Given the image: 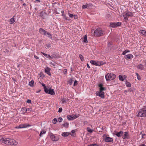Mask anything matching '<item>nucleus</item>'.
<instances>
[{
  "mask_svg": "<svg viewBox=\"0 0 146 146\" xmlns=\"http://www.w3.org/2000/svg\"><path fill=\"white\" fill-rule=\"evenodd\" d=\"M64 13V11H61V13H62L63 14V13Z\"/></svg>",
  "mask_w": 146,
  "mask_h": 146,
  "instance_id": "obj_59",
  "label": "nucleus"
},
{
  "mask_svg": "<svg viewBox=\"0 0 146 146\" xmlns=\"http://www.w3.org/2000/svg\"><path fill=\"white\" fill-rule=\"evenodd\" d=\"M98 86L100 87V91L99 92H97L96 94L101 98H104V93L103 92V91L105 90V88L102 87L103 85L102 84H99Z\"/></svg>",
  "mask_w": 146,
  "mask_h": 146,
  "instance_id": "obj_1",
  "label": "nucleus"
},
{
  "mask_svg": "<svg viewBox=\"0 0 146 146\" xmlns=\"http://www.w3.org/2000/svg\"><path fill=\"white\" fill-rule=\"evenodd\" d=\"M42 86L43 87H44V92H46V91H47V88H46V87L45 86V85L44 84L42 83Z\"/></svg>",
  "mask_w": 146,
  "mask_h": 146,
  "instance_id": "obj_34",
  "label": "nucleus"
},
{
  "mask_svg": "<svg viewBox=\"0 0 146 146\" xmlns=\"http://www.w3.org/2000/svg\"><path fill=\"white\" fill-rule=\"evenodd\" d=\"M62 111V109L61 108H59L58 112L59 113L61 112Z\"/></svg>",
  "mask_w": 146,
  "mask_h": 146,
  "instance_id": "obj_47",
  "label": "nucleus"
},
{
  "mask_svg": "<svg viewBox=\"0 0 146 146\" xmlns=\"http://www.w3.org/2000/svg\"><path fill=\"white\" fill-rule=\"evenodd\" d=\"M45 36L50 38H52V35L49 33L48 32H47V33H46V35Z\"/></svg>",
  "mask_w": 146,
  "mask_h": 146,
  "instance_id": "obj_28",
  "label": "nucleus"
},
{
  "mask_svg": "<svg viewBox=\"0 0 146 146\" xmlns=\"http://www.w3.org/2000/svg\"><path fill=\"white\" fill-rule=\"evenodd\" d=\"M130 52V50H126L124 51L122 53V54L123 55H125L127 53L129 52Z\"/></svg>",
  "mask_w": 146,
  "mask_h": 146,
  "instance_id": "obj_32",
  "label": "nucleus"
},
{
  "mask_svg": "<svg viewBox=\"0 0 146 146\" xmlns=\"http://www.w3.org/2000/svg\"><path fill=\"white\" fill-rule=\"evenodd\" d=\"M121 25L120 22L111 23L110 24V26L111 27L115 28L117 27L120 26Z\"/></svg>",
  "mask_w": 146,
  "mask_h": 146,
  "instance_id": "obj_9",
  "label": "nucleus"
},
{
  "mask_svg": "<svg viewBox=\"0 0 146 146\" xmlns=\"http://www.w3.org/2000/svg\"><path fill=\"white\" fill-rule=\"evenodd\" d=\"M41 53L46 57L49 58V59H52V58L51 57L50 55H48L47 54H45V53L41 52Z\"/></svg>",
  "mask_w": 146,
  "mask_h": 146,
  "instance_id": "obj_24",
  "label": "nucleus"
},
{
  "mask_svg": "<svg viewBox=\"0 0 146 146\" xmlns=\"http://www.w3.org/2000/svg\"><path fill=\"white\" fill-rule=\"evenodd\" d=\"M34 57H35V58H36V59L38 58V56H36L35 55L34 56Z\"/></svg>",
  "mask_w": 146,
  "mask_h": 146,
  "instance_id": "obj_55",
  "label": "nucleus"
},
{
  "mask_svg": "<svg viewBox=\"0 0 146 146\" xmlns=\"http://www.w3.org/2000/svg\"><path fill=\"white\" fill-rule=\"evenodd\" d=\"M104 34V31L101 29H98L95 31L94 35L95 36H102Z\"/></svg>",
  "mask_w": 146,
  "mask_h": 146,
  "instance_id": "obj_4",
  "label": "nucleus"
},
{
  "mask_svg": "<svg viewBox=\"0 0 146 146\" xmlns=\"http://www.w3.org/2000/svg\"><path fill=\"white\" fill-rule=\"evenodd\" d=\"M50 136L51 139L53 141H57L58 140V138L57 137L55 136L52 133L50 134Z\"/></svg>",
  "mask_w": 146,
  "mask_h": 146,
  "instance_id": "obj_13",
  "label": "nucleus"
},
{
  "mask_svg": "<svg viewBox=\"0 0 146 146\" xmlns=\"http://www.w3.org/2000/svg\"><path fill=\"white\" fill-rule=\"evenodd\" d=\"M106 80H113L115 78V75L112 73H108L105 76Z\"/></svg>",
  "mask_w": 146,
  "mask_h": 146,
  "instance_id": "obj_5",
  "label": "nucleus"
},
{
  "mask_svg": "<svg viewBox=\"0 0 146 146\" xmlns=\"http://www.w3.org/2000/svg\"><path fill=\"white\" fill-rule=\"evenodd\" d=\"M74 18L75 19H77L78 18V17L77 15H74Z\"/></svg>",
  "mask_w": 146,
  "mask_h": 146,
  "instance_id": "obj_51",
  "label": "nucleus"
},
{
  "mask_svg": "<svg viewBox=\"0 0 146 146\" xmlns=\"http://www.w3.org/2000/svg\"><path fill=\"white\" fill-rule=\"evenodd\" d=\"M27 102L28 103H31V100H28L27 101Z\"/></svg>",
  "mask_w": 146,
  "mask_h": 146,
  "instance_id": "obj_50",
  "label": "nucleus"
},
{
  "mask_svg": "<svg viewBox=\"0 0 146 146\" xmlns=\"http://www.w3.org/2000/svg\"><path fill=\"white\" fill-rule=\"evenodd\" d=\"M46 133V131L44 130H42L40 133V136L42 137L43 135L44 134Z\"/></svg>",
  "mask_w": 146,
  "mask_h": 146,
  "instance_id": "obj_30",
  "label": "nucleus"
},
{
  "mask_svg": "<svg viewBox=\"0 0 146 146\" xmlns=\"http://www.w3.org/2000/svg\"><path fill=\"white\" fill-rule=\"evenodd\" d=\"M126 56L127 58L128 59L132 58L133 57V56L132 54H127L126 55Z\"/></svg>",
  "mask_w": 146,
  "mask_h": 146,
  "instance_id": "obj_26",
  "label": "nucleus"
},
{
  "mask_svg": "<svg viewBox=\"0 0 146 146\" xmlns=\"http://www.w3.org/2000/svg\"><path fill=\"white\" fill-rule=\"evenodd\" d=\"M74 132H75L74 130H73L71 132V133H74Z\"/></svg>",
  "mask_w": 146,
  "mask_h": 146,
  "instance_id": "obj_58",
  "label": "nucleus"
},
{
  "mask_svg": "<svg viewBox=\"0 0 146 146\" xmlns=\"http://www.w3.org/2000/svg\"><path fill=\"white\" fill-rule=\"evenodd\" d=\"M34 82L33 80H31L29 83V85L31 87H33L34 86Z\"/></svg>",
  "mask_w": 146,
  "mask_h": 146,
  "instance_id": "obj_29",
  "label": "nucleus"
},
{
  "mask_svg": "<svg viewBox=\"0 0 146 146\" xmlns=\"http://www.w3.org/2000/svg\"><path fill=\"white\" fill-rule=\"evenodd\" d=\"M88 146H98L96 144H92Z\"/></svg>",
  "mask_w": 146,
  "mask_h": 146,
  "instance_id": "obj_49",
  "label": "nucleus"
},
{
  "mask_svg": "<svg viewBox=\"0 0 146 146\" xmlns=\"http://www.w3.org/2000/svg\"><path fill=\"white\" fill-rule=\"evenodd\" d=\"M87 5H83L82 6V8L83 9H85L87 8Z\"/></svg>",
  "mask_w": 146,
  "mask_h": 146,
  "instance_id": "obj_48",
  "label": "nucleus"
},
{
  "mask_svg": "<svg viewBox=\"0 0 146 146\" xmlns=\"http://www.w3.org/2000/svg\"><path fill=\"white\" fill-rule=\"evenodd\" d=\"M50 68L47 67L45 69V72L48 74L49 76H51V73H50Z\"/></svg>",
  "mask_w": 146,
  "mask_h": 146,
  "instance_id": "obj_17",
  "label": "nucleus"
},
{
  "mask_svg": "<svg viewBox=\"0 0 146 146\" xmlns=\"http://www.w3.org/2000/svg\"><path fill=\"white\" fill-rule=\"evenodd\" d=\"M22 109L23 110H24L25 112L26 111H31V110H30V109L29 108H25L24 109L22 108Z\"/></svg>",
  "mask_w": 146,
  "mask_h": 146,
  "instance_id": "obj_40",
  "label": "nucleus"
},
{
  "mask_svg": "<svg viewBox=\"0 0 146 146\" xmlns=\"http://www.w3.org/2000/svg\"><path fill=\"white\" fill-rule=\"evenodd\" d=\"M66 72H67V70L66 69H64V74H66Z\"/></svg>",
  "mask_w": 146,
  "mask_h": 146,
  "instance_id": "obj_53",
  "label": "nucleus"
},
{
  "mask_svg": "<svg viewBox=\"0 0 146 146\" xmlns=\"http://www.w3.org/2000/svg\"><path fill=\"white\" fill-rule=\"evenodd\" d=\"M62 15L63 16V18L64 19H65L66 20H67V18L66 17V15L64 14V13H63V14Z\"/></svg>",
  "mask_w": 146,
  "mask_h": 146,
  "instance_id": "obj_42",
  "label": "nucleus"
},
{
  "mask_svg": "<svg viewBox=\"0 0 146 146\" xmlns=\"http://www.w3.org/2000/svg\"><path fill=\"white\" fill-rule=\"evenodd\" d=\"M126 78V76L124 75H120L119 76V80L121 81H123Z\"/></svg>",
  "mask_w": 146,
  "mask_h": 146,
  "instance_id": "obj_16",
  "label": "nucleus"
},
{
  "mask_svg": "<svg viewBox=\"0 0 146 146\" xmlns=\"http://www.w3.org/2000/svg\"><path fill=\"white\" fill-rule=\"evenodd\" d=\"M139 146H146L144 144H142L141 145H139Z\"/></svg>",
  "mask_w": 146,
  "mask_h": 146,
  "instance_id": "obj_56",
  "label": "nucleus"
},
{
  "mask_svg": "<svg viewBox=\"0 0 146 146\" xmlns=\"http://www.w3.org/2000/svg\"><path fill=\"white\" fill-rule=\"evenodd\" d=\"M15 22V19H14V17L10 19L9 22L10 24H14Z\"/></svg>",
  "mask_w": 146,
  "mask_h": 146,
  "instance_id": "obj_19",
  "label": "nucleus"
},
{
  "mask_svg": "<svg viewBox=\"0 0 146 146\" xmlns=\"http://www.w3.org/2000/svg\"><path fill=\"white\" fill-rule=\"evenodd\" d=\"M61 101L63 103L66 102V100L65 98H62L61 99Z\"/></svg>",
  "mask_w": 146,
  "mask_h": 146,
  "instance_id": "obj_38",
  "label": "nucleus"
},
{
  "mask_svg": "<svg viewBox=\"0 0 146 146\" xmlns=\"http://www.w3.org/2000/svg\"><path fill=\"white\" fill-rule=\"evenodd\" d=\"M62 117H59L58 118V120L59 122H60L62 121Z\"/></svg>",
  "mask_w": 146,
  "mask_h": 146,
  "instance_id": "obj_41",
  "label": "nucleus"
},
{
  "mask_svg": "<svg viewBox=\"0 0 146 146\" xmlns=\"http://www.w3.org/2000/svg\"><path fill=\"white\" fill-rule=\"evenodd\" d=\"M9 145H16L18 143L15 140L13 139H9Z\"/></svg>",
  "mask_w": 146,
  "mask_h": 146,
  "instance_id": "obj_12",
  "label": "nucleus"
},
{
  "mask_svg": "<svg viewBox=\"0 0 146 146\" xmlns=\"http://www.w3.org/2000/svg\"><path fill=\"white\" fill-rule=\"evenodd\" d=\"M82 42L84 43H87L88 41L87 40V37L86 35H85L84 37L82 38Z\"/></svg>",
  "mask_w": 146,
  "mask_h": 146,
  "instance_id": "obj_18",
  "label": "nucleus"
},
{
  "mask_svg": "<svg viewBox=\"0 0 146 146\" xmlns=\"http://www.w3.org/2000/svg\"><path fill=\"white\" fill-rule=\"evenodd\" d=\"M123 16V17L125 21L126 22L128 19V17H132L133 16V13L129 11L123 13L122 14Z\"/></svg>",
  "mask_w": 146,
  "mask_h": 146,
  "instance_id": "obj_3",
  "label": "nucleus"
},
{
  "mask_svg": "<svg viewBox=\"0 0 146 146\" xmlns=\"http://www.w3.org/2000/svg\"><path fill=\"white\" fill-rule=\"evenodd\" d=\"M39 32L41 34H43L44 35H46V33H47V31L42 28H40L39 29Z\"/></svg>",
  "mask_w": 146,
  "mask_h": 146,
  "instance_id": "obj_15",
  "label": "nucleus"
},
{
  "mask_svg": "<svg viewBox=\"0 0 146 146\" xmlns=\"http://www.w3.org/2000/svg\"><path fill=\"white\" fill-rule=\"evenodd\" d=\"M139 33L142 35L146 36V31L145 30H141L140 31Z\"/></svg>",
  "mask_w": 146,
  "mask_h": 146,
  "instance_id": "obj_25",
  "label": "nucleus"
},
{
  "mask_svg": "<svg viewBox=\"0 0 146 146\" xmlns=\"http://www.w3.org/2000/svg\"><path fill=\"white\" fill-rule=\"evenodd\" d=\"M123 132L122 131H120L116 133L115 135L118 137H120L123 134Z\"/></svg>",
  "mask_w": 146,
  "mask_h": 146,
  "instance_id": "obj_21",
  "label": "nucleus"
},
{
  "mask_svg": "<svg viewBox=\"0 0 146 146\" xmlns=\"http://www.w3.org/2000/svg\"><path fill=\"white\" fill-rule=\"evenodd\" d=\"M112 44V43L111 42H109L108 43V46L109 47Z\"/></svg>",
  "mask_w": 146,
  "mask_h": 146,
  "instance_id": "obj_45",
  "label": "nucleus"
},
{
  "mask_svg": "<svg viewBox=\"0 0 146 146\" xmlns=\"http://www.w3.org/2000/svg\"><path fill=\"white\" fill-rule=\"evenodd\" d=\"M87 129L88 132L90 133H92L93 131V130L89 127L87 128Z\"/></svg>",
  "mask_w": 146,
  "mask_h": 146,
  "instance_id": "obj_33",
  "label": "nucleus"
},
{
  "mask_svg": "<svg viewBox=\"0 0 146 146\" xmlns=\"http://www.w3.org/2000/svg\"><path fill=\"white\" fill-rule=\"evenodd\" d=\"M145 134H143L142 135V138H145Z\"/></svg>",
  "mask_w": 146,
  "mask_h": 146,
  "instance_id": "obj_52",
  "label": "nucleus"
},
{
  "mask_svg": "<svg viewBox=\"0 0 146 146\" xmlns=\"http://www.w3.org/2000/svg\"><path fill=\"white\" fill-rule=\"evenodd\" d=\"M31 125L29 124H23L19 125V126L16 127V128H26L27 127H29L31 126Z\"/></svg>",
  "mask_w": 146,
  "mask_h": 146,
  "instance_id": "obj_10",
  "label": "nucleus"
},
{
  "mask_svg": "<svg viewBox=\"0 0 146 146\" xmlns=\"http://www.w3.org/2000/svg\"><path fill=\"white\" fill-rule=\"evenodd\" d=\"M135 74L137 76V79L139 80H141V78L140 76L139 75V74L137 73L136 72Z\"/></svg>",
  "mask_w": 146,
  "mask_h": 146,
  "instance_id": "obj_35",
  "label": "nucleus"
},
{
  "mask_svg": "<svg viewBox=\"0 0 146 146\" xmlns=\"http://www.w3.org/2000/svg\"><path fill=\"white\" fill-rule=\"evenodd\" d=\"M104 141L106 142H112L113 141V139L112 138L106 136L105 138Z\"/></svg>",
  "mask_w": 146,
  "mask_h": 146,
  "instance_id": "obj_14",
  "label": "nucleus"
},
{
  "mask_svg": "<svg viewBox=\"0 0 146 146\" xmlns=\"http://www.w3.org/2000/svg\"><path fill=\"white\" fill-rule=\"evenodd\" d=\"M123 139L129 138V135L127 132H125L122 137Z\"/></svg>",
  "mask_w": 146,
  "mask_h": 146,
  "instance_id": "obj_20",
  "label": "nucleus"
},
{
  "mask_svg": "<svg viewBox=\"0 0 146 146\" xmlns=\"http://www.w3.org/2000/svg\"><path fill=\"white\" fill-rule=\"evenodd\" d=\"M45 92L46 93H47L52 95H54L55 94L54 90L50 88L49 89H47V91Z\"/></svg>",
  "mask_w": 146,
  "mask_h": 146,
  "instance_id": "obj_11",
  "label": "nucleus"
},
{
  "mask_svg": "<svg viewBox=\"0 0 146 146\" xmlns=\"http://www.w3.org/2000/svg\"><path fill=\"white\" fill-rule=\"evenodd\" d=\"M0 141L2 143L9 145V139L5 138H2L0 139Z\"/></svg>",
  "mask_w": 146,
  "mask_h": 146,
  "instance_id": "obj_8",
  "label": "nucleus"
},
{
  "mask_svg": "<svg viewBox=\"0 0 146 146\" xmlns=\"http://www.w3.org/2000/svg\"><path fill=\"white\" fill-rule=\"evenodd\" d=\"M77 84H78L77 81L76 80H75L74 82V86L76 85H77Z\"/></svg>",
  "mask_w": 146,
  "mask_h": 146,
  "instance_id": "obj_46",
  "label": "nucleus"
},
{
  "mask_svg": "<svg viewBox=\"0 0 146 146\" xmlns=\"http://www.w3.org/2000/svg\"><path fill=\"white\" fill-rule=\"evenodd\" d=\"M50 47V44H48L46 45V46H45V48H49V47Z\"/></svg>",
  "mask_w": 146,
  "mask_h": 146,
  "instance_id": "obj_43",
  "label": "nucleus"
},
{
  "mask_svg": "<svg viewBox=\"0 0 146 146\" xmlns=\"http://www.w3.org/2000/svg\"><path fill=\"white\" fill-rule=\"evenodd\" d=\"M79 116V114L69 115L67 116V118L69 120H72L77 118Z\"/></svg>",
  "mask_w": 146,
  "mask_h": 146,
  "instance_id": "obj_6",
  "label": "nucleus"
},
{
  "mask_svg": "<svg viewBox=\"0 0 146 146\" xmlns=\"http://www.w3.org/2000/svg\"><path fill=\"white\" fill-rule=\"evenodd\" d=\"M137 117H146V107L141 109L137 115Z\"/></svg>",
  "mask_w": 146,
  "mask_h": 146,
  "instance_id": "obj_2",
  "label": "nucleus"
},
{
  "mask_svg": "<svg viewBox=\"0 0 146 146\" xmlns=\"http://www.w3.org/2000/svg\"><path fill=\"white\" fill-rule=\"evenodd\" d=\"M125 84L126 86L128 87H130L131 86V84L128 82H126L125 83Z\"/></svg>",
  "mask_w": 146,
  "mask_h": 146,
  "instance_id": "obj_36",
  "label": "nucleus"
},
{
  "mask_svg": "<svg viewBox=\"0 0 146 146\" xmlns=\"http://www.w3.org/2000/svg\"><path fill=\"white\" fill-rule=\"evenodd\" d=\"M23 5H25V3L23 4Z\"/></svg>",
  "mask_w": 146,
  "mask_h": 146,
  "instance_id": "obj_60",
  "label": "nucleus"
},
{
  "mask_svg": "<svg viewBox=\"0 0 146 146\" xmlns=\"http://www.w3.org/2000/svg\"><path fill=\"white\" fill-rule=\"evenodd\" d=\"M87 67L89 68H90V66H89V64H87Z\"/></svg>",
  "mask_w": 146,
  "mask_h": 146,
  "instance_id": "obj_54",
  "label": "nucleus"
},
{
  "mask_svg": "<svg viewBox=\"0 0 146 146\" xmlns=\"http://www.w3.org/2000/svg\"><path fill=\"white\" fill-rule=\"evenodd\" d=\"M40 92V90H38V91H37L36 92V93H39V92Z\"/></svg>",
  "mask_w": 146,
  "mask_h": 146,
  "instance_id": "obj_57",
  "label": "nucleus"
},
{
  "mask_svg": "<svg viewBox=\"0 0 146 146\" xmlns=\"http://www.w3.org/2000/svg\"><path fill=\"white\" fill-rule=\"evenodd\" d=\"M137 68L141 70H143L144 69V66L141 64H140L137 66Z\"/></svg>",
  "mask_w": 146,
  "mask_h": 146,
  "instance_id": "obj_23",
  "label": "nucleus"
},
{
  "mask_svg": "<svg viewBox=\"0 0 146 146\" xmlns=\"http://www.w3.org/2000/svg\"><path fill=\"white\" fill-rule=\"evenodd\" d=\"M90 62L92 65L96 66H100L104 64L102 62L98 61L95 60H91L90 61Z\"/></svg>",
  "mask_w": 146,
  "mask_h": 146,
  "instance_id": "obj_7",
  "label": "nucleus"
},
{
  "mask_svg": "<svg viewBox=\"0 0 146 146\" xmlns=\"http://www.w3.org/2000/svg\"><path fill=\"white\" fill-rule=\"evenodd\" d=\"M68 15L70 17V18H72L73 17H74V15H73L72 14H71V13H68Z\"/></svg>",
  "mask_w": 146,
  "mask_h": 146,
  "instance_id": "obj_44",
  "label": "nucleus"
},
{
  "mask_svg": "<svg viewBox=\"0 0 146 146\" xmlns=\"http://www.w3.org/2000/svg\"><path fill=\"white\" fill-rule=\"evenodd\" d=\"M70 134V133L67 132H64L62 134V135L64 137H66L68 136Z\"/></svg>",
  "mask_w": 146,
  "mask_h": 146,
  "instance_id": "obj_27",
  "label": "nucleus"
},
{
  "mask_svg": "<svg viewBox=\"0 0 146 146\" xmlns=\"http://www.w3.org/2000/svg\"><path fill=\"white\" fill-rule=\"evenodd\" d=\"M63 125L65 127H68V126L69 123L67 122H65L63 124Z\"/></svg>",
  "mask_w": 146,
  "mask_h": 146,
  "instance_id": "obj_31",
  "label": "nucleus"
},
{
  "mask_svg": "<svg viewBox=\"0 0 146 146\" xmlns=\"http://www.w3.org/2000/svg\"><path fill=\"white\" fill-rule=\"evenodd\" d=\"M79 57L80 58L81 60L82 61H84V57L82 56V55L81 54H80L79 55Z\"/></svg>",
  "mask_w": 146,
  "mask_h": 146,
  "instance_id": "obj_37",
  "label": "nucleus"
},
{
  "mask_svg": "<svg viewBox=\"0 0 146 146\" xmlns=\"http://www.w3.org/2000/svg\"><path fill=\"white\" fill-rule=\"evenodd\" d=\"M56 122H57V119L56 118H54L53 120L52 121V122L54 124H56Z\"/></svg>",
  "mask_w": 146,
  "mask_h": 146,
  "instance_id": "obj_39",
  "label": "nucleus"
},
{
  "mask_svg": "<svg viewBox=\"0 0 146 146\" xmlns=\"http://www.w3.org/2000/svg\"><path fill=\"white\" fill-rule=\"evenodd\" d=\"M73 81V80L72 78H70L68 79V81L67 82V84H69L70 85H71L72 84Z\"/></svg>",
  "mask_w": 146,
  "mask_h": 146,
  "instance_id": "obj_22",
  "label": "nucleus"
}]
</instances>
